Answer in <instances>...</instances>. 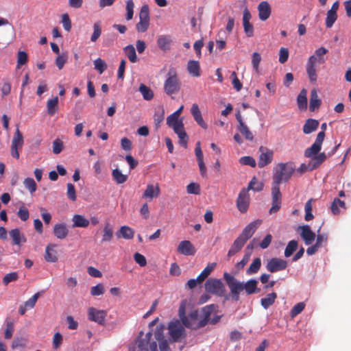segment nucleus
Returning a JSON list of instances; mask_svg holds the SVG:
<instances>
[{"label": "nucleus", "mask_w": 351, "mask_h": 351, "mask_svg": "<svg viewBox=\"0 0 351 351\" xmlns=\"http://www.w3.org/2000/svg\"><path fill=\"white\" fill-rule=\"evenodd\" d=\"M295 171V165L293 162L278 163L273 170L271 199L272 206L269 213H277L281 208L282 194L279 185L282 182H288Z\"/></svg>", "instance_id": "1"}, {"label": "nucleus", "mask_w": 351, "mask_h": 351, "mask_svg": "<svg viewBox=\"0 0 351 351\" xmlns=\"http://www.w3.org/2000/svg\"><path fill=\"white\" fill-rule=\"evenodd\" d=\"M223 278L230 289L231 298L235 302L239 300V294L243 290L247 295L258 293L260 291L257 288L258 281L255 279H250L246 282H240L228 272L223 273Z\"/></svg>", "instance_id": "2"}, {"label": "nucleus", "mask_w": 351, "mask_h": 351, "mask_svg": "<svg viewBox=\"0 0 351 351\" xmlns=\"http://www.w3.org/2000/svg\"><path fill=\"white\" fill-rule=\"evenodd\" d=\"M212 313V306H206L202 308L201 313L198 310L191 311L188 315L182 319L183 325L193 330H197L204 327L210 319Z\"/></svg>", "instance_id": "3"}, {"label": "nucleus", "mask_w": 351, "mask_h": 351, "mask_svg": "<svg viewBox=\"0 0 351 351\" xmlns=\"http://www.w3.org/2000/svg\"><path fill=\"white\" fill-rule=\"evenodd\" d=\"M328 52V49L324 47H321L315 51V53L311 56L306 64V71L308 78L311 82L317 81V64L325 63L326 58L324 55Z\"/></svg>", "instance_id": "4"}, {"label": "nucleus", "mask_w": 351, "mask_h": 351, "mask_svg": "<svg viewBox=\"0 0 351 351\" xmlns=\"http://www.w3.org/2000/svg\"><path fill=\"white\" fill-rule=\"evenodd\" d=\"M340 144L335 145L332 149L328 152L327 154L324 152L318 153L316 155H313L311 157H308L311 158V160L308 163L307 165L305 164H302L300 167L298 169V171L300 173L305 172L306 171H313L314 169H317L319 167L322 165V164L326 160L328 157L332 156L337 150Z\"/></svg>", "instance_id": "5"}, {"label": "nucleus", "mask_w": 351, "mask_h": 351, "mask_svg": "<svg viewBox=\"0 0 351 351\" xmlns=\"http://www.w3.org/2000/svg\"><path fill=\"white\" fill-rule=\"evenodd\" d=\"M181 88V82L179 80L177 71L171 67L167 73V77L164 82V91L168 95L176 94Z\"/></svg>", "instance_id": "6"}, {"label": "nucleus", "mask_w": 351, "mask_h": 351, "mask_svg": "<svg viewBox=\"0 0 351 351\" xmlns=\"http://www.w3.org/2000/svg\"><path fill=\"white\" fill-rule=\"evenodd\" d=\"M143 332H140V335L134 345H131L129 348L130 351H149V348L151 351H158L157 343L156 341L149 342L152 337V333L149 332L145 334V337L143 338Z\"/></svg>", "instance_id": "7"}, {"label": "nucleus", "mask_w": 351, "mask_h": 351, "mask_svg": "<svg viewBox=\"0 0 351 351\" xmlns=\"http://www.w3.org/2000/svg\"><path fill=\"white\" fill-rule=\"evenodd\" d=\"M169 335L173 342H180L186 337V330L182 322L178 319L170 322L167 327Z\"/></svg>", "instance_id": "8"}, {"label": "nucleus", "mask_w": 351, "mask_h": 351, "mask_svg": "<svg viewBox=\"0 0 351 351\" xmlns=\"http://www.w3.org/2000/svg\"><path fill=\"white\" fill-rule=\"evenodd\" d=\"M327 128V124L324 123L321 125L322 131L319 132L316 137L314 143L304 151L305 157H311L317 154L322 149V145L325 138V130Z\"/></svg>", "instance_id": "9"}, {"label": "nucleus", "mask_w": 351, "mask_h": 351, "mask_svg": "<svg viewBox=\"0 0 351 351\" xmlns=\"http://www.w3.org/2000/svg\"><path fill=\"white\" fill-rule=\"evenodd\" d=\"M204 285L208 293L220 297L225 295L226 288L220 279L210 278L206 280Z\"/></svg>", "instance_id": "10"}, {"label": "nucleus", "mask_w": 351, "mask_h": 351, "mask_svg": "<svg viewBox=\"0 0 351 351\" xmlns=\"http://www.w3.org/2000/svg\"><path fill=\"white\" fill-rule=\"evenodd\" d=\"M149 26V10L147 5L141 7L139 12V22L136 25L138 32H145Z\"/></svg>", "instance_id": "11"}, {"label": "nucleus", "mask_w": 351, "mask_h": 351, "mask_svg": "<svg viewBox=\"0 0 351 351\" xmlns=\"http://www.w3.org/2000/svg\"><path fill=\"white\" fill-rule=\"evenodd\" d=\"M288 267V262L280 258H271L268 260L266 269L271 273L285 270Z\"/></svg>", "instance_id": "12"}, {"label": "nucleus", "mask_w": 351, "mask_h": 351, "mask_svg": "<svg viewBox=\"0 0 351 351\" xmlns=\"http://www.w3.org/2000/svg\"><path fill=\"white\" fill-rule=\"evenodd\" d=\"M250 199L248 189H242L237 199V206L241 213H245L247 212L250 205Z\"/></svg>", "instance_id": "13"}, {"label": "nucleus", "mask_w": 351, "mask_h": 351, "mask_svg": "<svg viewBox=\"0 0 351 351\" xmlns=\"http://www.w3.org/2000/svg\"><path fill=\"white\" fill-rule=\"evenodd\" d=\"M261 154L258 158V165L259 168H263L270 164L274 158V152L266 147H259Z\"/></svg>", "instance_id": "14"}, {"label": "nucleus", "mask_w": 351, "mask_h": 351, "mask_svg": "<svg viewBox=\"0 0 351 351\" xmlns=\"http://www.w3.org/2000/svg\"><path fill=\"white\" fill-rule=\"evenodd\" d=\"M23 145V136L22 133L16 128L14 134L12 145H11V155L12 157L18 159L19 158V152L18 149H21Z\"/></svg>", "instance_id": "15"}, {"label": "nucleus", "mask_w": 351, "mask_h": 351, "mask_svg": "<svg viewBox=\"0 0 351 351\" xmlns=\"http://www.w3.org/2000/svg\"><path fill=\"white\" fill-rule=\"evenodd\" d=\"M88 316L90 321L104 326L106 323L107 311L104 310H98L94 307H90L88 311Z\"/></svg>", "instance_id": "16"}, {"label": "nucleus", "mask_w": 351, "mask_h": 351, "mask_svg": "<svg viewBox=\"0 0 351 351\" xmlns=\"http://www.w3.org/2000/svg\"><path fill=\"white\" fill-rule=\"evenodd\" d=\"M261 223L262 221L260 219H257L250 223L244 228L239 237L243 239L245 242H247V241L252 237Z\"/></svg>", "instance_id": "17"}, {"label": "nucleus", "mask_w": 351, "mask_h": 351, "mask_svg": "<svg viewBox=\"0 0 351 351\" xmlns=\"http://www.w3.org/2000/svg\"><path fill=\"white\" fill-rule=\"evenodd\" d=\"M178 252L185 256H193L196 252V250L191 241L185 240L179 243Z\"/></svg>", "instance_id": "18"}, {"label": "nucleus", "mask_w": 351, "mask_h": 351, "mask_svg": "<svg viewBox=\"0 0 351 351\" xmlns=\"http://www.w3.org/2000/svg\"><path fill=\"white\" fill-rule=\"evenodd\" d=\"M236 119L239 123V125L238 127L239 131L241 132L242 135L245 136V138L246 140L252 141L254 139V136L251 131L249 130L248 127L243 122L242 117L239 112L236 114Z\"/></svg>", "instance_id": "19"}, {"label": "nucleus", "mask_w": 351, "mask_h": 351, "mask_svg": "<svg viewBox=\"0 0 351 351\" xmlns=\"http://www.w3.org/2000/svg\"><path fill=\"white\" fill-rule=\"evenodd\" d=\"M301 229L300 236L304 240L306 245H308L312 244L316 237L315 234L311 230L308 225L300 226Z\"/></svg>", "instance_id": "20"}, {"label": "nucleus", "mask_w": 351, "mask_h": 351, "mask_svg": "<svg viewBox=\"0 0 351 351\" xmlns=\"http://www.w3.org/2000/svg\"><path fill=\"white\" fill-rule=\"evenodd\" d=\"M186 70L190 75L199 77L202 75V69L199 61L191 60L186 65Z\"/></svg>", "instance_id": "21"}, {"label": "nucleus", "mask_w": 351, "mask_h": 351, "mask_svg": "<svg viewBox=\"0 0 351 351\" xmlns=\"http://www.w3.org/2000/svg\"><path fill=\"white\" fill-rule=\"evenodd\" d=\"M191 114L196 123L203 129H207L208 125L204 121L201 111L197 104H193L191 108Z\"/></svg>", "instance_id": "22"}, {"label": "nucleus", "mask_w": 351, "mask_h": 351, "mask_svg": "<svg viewBox=\"0 0 351 351\" xmlns=\"http://www.w3.org/2000/svg\"><path fill=\"white\" fill-rule=\"evenodd\" d=\"M57 245L55 244H49L47 245L45 253V259L47 262L56 263L58 261V252L56 250Z\"/></svg>", "instance_id": "23"}, {"label": "nucleus", "mask_w": 351, "mask_h": 351, "mask_svg": "<svg viewBox=\"0 0 351 351\" xmlns=\"http://www.w3.org/2000/svg\"><path fill=\"white\" fill-rule=\"evenodd\" d=\"M167 125L172 128L174 132H177L178 130L182 129L184 126V123L182 119H179V117L174 116L173 114H170L167 118Z\"/></svg>", "instance_id": "24"}, {"label": "nucleus", "mask_w": 351, "mask_h": 351, "mask_svg": "<svg viewBox=\"0 0 351 351\" xmlns=\"http://www.w3.org/2000/svg\"><path fill=\"white\" fill-rule=\"evenodd\" d=\"M9 234L12 240V244L14 245L20 246L27 241L25 235L21 232L19 228L11 230Z\"/></svg>", "instance_id": "25"}, {"label": "nucleus", "mask_w": 351, "mask_h": 351, "mask_svg": "<svg viewBox=\"0 0 351 351\" xmlns=\"http://www.w3.org/2000/svg\"><path fill=\"white\" fill-rule=\"evenodd\" d=\"M258 16L261 21H266L271 14V8L267 1H262L258 6Z\"/></svg>", "instance_id": "26"}, {"label": "nucleus", "mask_w": 351, "mask_h": 351, "mask_svg": "<svg viewBox=\"0 0 351 351\" xmlns=\"http://www.w3.org/2000/svg\"><path fill=\"white\" fill-rule=\"evenodd\" d=\"M73 228H87L90 223V221L84 215H74L72 218Z\"/></svg>", "instance_id": "27"}, {"label": "nucleus", "mask_w": 351, "mask_h": 351, "mask_svg": "<svg viewBox=\"0 0 351 351\" xmlns=\"http://www.w3.org/2000/svg\"><path fill=\"white\" fill-rule=\"evenodd\" d=\"M160 192V188L158 185L154 186L153 184H148L143 194V197L152 199L154 197H158Z\"/></svg>", "instance_id": "28"}, {"label": "nucleus", "mask_w": 351, "mask_h": 351, "mask_svg": "<svg viewBox=\"0 0 351 351\" xmlns=\"http://www.w3.org/2000/svg\"><path fill=\"white\" fill-rule=\"evenodd\" d=\"M117 238H123L125 239H132L134 236V231L132 228L128 226H123L117 232Z\"/></svg>", "instance_id": "29"}, {"label": "nucleus", "mask_w": 351, "mask_h": 351, "mask_svg": "<svg viewBox=\"0 0 351 351\" xmlns=\"http://www.w3.org/2000/svg\"><path fill=\"white\" fill-rule=\"evenodd\" d=\"M330 208L332 215H338L341 213V209L343 210L346 209V206L344 201H342L339 198H335L330 205Z\"/></svg>", "instance_id": "30"}, {"label": "nucleus", "mask_w": 351, "mask_h": 351, "mask_svg": "<svg viewBox=\"0 0 351 351\" xmlns=\"http://www.w3.org/2000/svg\"><path fill=\"white\" fill-rule=\"evenodd\" d=\"M53 234L58 239H64L67 237L69 230L64 223H58L53 227Z\"/></svg>", "instance_id": "31"}, {"label": "nucleus", "mask_w": 351, "mask_h": 351, "mask_svg": "<svg viewBox=\"0 0 351 351\" xmlns=\"http://www.w3.org/2000/svg\"><path fill=\"white\" fill-rule=\"evenodd\" d=\"M321 105V99L319 98L316 89H313L311 92L309 110L311 112L318 109Z\"/></svg>", "instance_id": "32"}, {"label": "nucleus", "mask_w": 351, "mask_h": 351, "mask_svg": "<svg viewBox=\"0 0 351 351\" xmlns=\"http://www.w3.org/2000/svg\"><path fill=\"white\" fill-rule=\"evenodd\" d=\"M246 242L240 237H237L228 252V256L230 257L241 250Z\"/></svg>", "instance_id": "33"}, {"label": "nucleus", "mask_w": 351, "mask_h": 351, "mask_svg": "<svg viewBox=\"0 0 351 351\" xmlns=\"http://www.w3.org/2000/svg\"><path fill=\"white\" fill-rule=\"evenodd\" d=\"M319 126V121L313 119H308L303 126V132L308 134L315 131Z\"/></svg>", "instance_id": "34"}, {"label": "nucleus", "mask_w": 351, "mask_h": 351, "mask_svg": "<svg viewBox=\"0 0 351 351\" xmlns=\"http://www.w3.org/2000/svg\"><path fill=\"white\" fill-rule=\"evenodd\" d=\"M171 42V38L167 35L160 36L157 39V45L158 47L164 51L169 49Z\"/></svg>", "instance_id": "35"}, {"label": "nucleus", "mask_w": 351, "mask_h": 351, "mask_svg": "<svg viewBox=\"0 0 351 351\" xmlns=\"http://www.w3.org/2000/svg\"><path fill=\"white\" fill-rule=\"evenodd\" d=\"M277 298V294L275 292L268 293L265 298H261V306L267 309L271 306Z\"/></svg>", "instance_id": "36"}, {"label": "nucleus", "mask_w": 351, "mask_h": 351, "mask_svg": "<svg viewBox=\"0 0 351 351\" xmlns=\"http://www.w3.org/2000/svg\"><path fill=\"white\" fill-rule=\"evenodd\" d=\"M216 267V263H209L204 269L200 273V274L197 276V281L199 283L203 282L205 279L210 274V273L214 270Z\"/></svg>", "instance_id": "37"}, {"label": "nucleus", "mask_w": 351, "mask_h": 351, "mask_svg": "<svg viewBox=\"0 0 351 351\" xmlns=\"http://www.w3.org/2000/svg\"><path fill=\"white\" fill-rule=\"evenodd\" d=\"M47 113L53 116L58 110V97H55L53 99L48 100L47 103Z\"/></svg>", "instance_id": "38"}, {"label": "nucleus", "mask_w": 351, "mask_h": 351, "mask_svg": "<svg viewBox=\"0 0 351 351\" xmlns=\"http://www.w3.org/2000/svg\"><path fill=\"white\" fill-rule=\"evenodd\" d=\"M307 91L303 88L297 97V104L300 110H306L307 108Z\"/></svg>", "instance_id": "39"}, {"label": "nucleus", "mask_w": 351, "mask_h": 351, "mask_svg": "<svg viewBox=\"0 0 351 351\" xmlns=\"http://www.w3.org/2000/svg\"><path fill=\"white\" fill-rule=\"evenodd\" d=\"M113 237V229L110 223H106L103 230L101 242H109Z\"/></svg>", "instance_id": "40"}, {"label": "nucleus", "mask_w": 351, "mask_h": 351, "mask_svg": "<svg viewBox=\"0 0 351 351\" xmlns=\"http://www.w3.org/2000/svg\"><path fill=\"white\" fill-rule=\"evenodd\" d=\"M112 176L115 182L118 184L125 183L128 180V175H124L119 169H114L112 171Z\"/></svg>", "instance_id": "41"}, {"label": "nucleus", "mask_w": 351, "mask_h": 351, "mask_svg": "<svg viewBox=\"0 0 351 351\" xmlns=\"http://www.w3.org/2000/svg\"><path fill=\"white\" fill-rule=\"evenodd\" d=\"M261 267V259L258 257L253 260L252 263L250 264V267L247 268L246 271V274L247 275H252L256 274Z\"/></svg>", "instance_id": "42"}, {"label": "nucleus", "mask_w": 351, "mask_h": 351, "mask_svg": "<svg viewBox=\"0 0 351 351\" xmlns=\"http://www.w3.org/2000/svg\"><path fill=\"white\" fill-rule=\"evenodd\" d=\"M123 51L131 62L134 63L138 61L136 50L133 45H129L125 47Z\"/></svg>", "instance_id": "43"}, {"label": "nucleus", "mask_w": 351, "mask_h": 351, "mask_svg": "<svg viewBox=\"0 0 351 351\" xmlns=\"http://www.w3.org/2000/svg\"><path fill=\"white\" fill-rule=\"evenodd\" d=\"M139 91L145 100L149 101L154 97L153 90L146 85L141 84L139 86Z\"/></svg>", "instance_id": "44"}, {"label": "nucleus", "mask_w": 351, "mask_h": 351, "mask_svg": "<svg viewBox=\"0 0 351 351\" xmlns=\"http://www.w3.org/2000/svg\"><path fill=\"white\" fill-rule=\"evenodd\" d=\"M298 241H295V240H291L290 241L286 248H285V256L286 258H288V257H290L293 253L294 252L296 251V250L298 249Z\"/></svg>", "instance_id": "45"}, {"label": "nucleus", "mask_w": 351, "mask_h": 351, "mask_svg": "<svg viewBox=\"0 0 351 351\" xmlns=\"http://www.w3.org/2000/svg\"><path fill=\"white\" fill-rule=\"evenodd\" d=\"M175 133L178 135L179 138L180 145L184 147V148H186L189 141V136L184 130V127L182 129L178 130V132Z\"/></svg>", "instance_id": "46"}, {"label": "nucleus", "mask_w": 351, "mask_h": 351, "mask_svg": "<svg viewBox=\"0 0 351 351\" xmlns=\"http://www.w3.org/2000/svg\"><path fill=\"white\" fill-rule=\"evenodd\" d=\"M263 186L264 184L263 182H258L257 179L254 177L250 182L247 189H248V191L250 190H253L254 191L259 192L263 189Z\"/></svg>", "instance_id": "47"}, {"label": "nucleus", "mask_w": 351, "mask_h": 351, "mask_svg": "<svg viewBox=\"0 0 351 351\" xmlns=\"http://www.w3.org/2000/svg\"><path fill=\"white\" fill-rule=\"evenodd\" d=\"M165 119V111L163 109L158 110L154 115V125L156 129L160 128V124Z\"/></svg>", "instance_id": "48"}, {"label": "nucleus", "mask_w": 351, "mask_h": 351, "mask_svg": "<svg viewBox=\"0 0 351 351\" xmlns=\"http://www.w3.org/2000/svg\"><path fill=\"white\" fill-rule=\"evenodd\" d=\"M28 60V56L25 51H19L17 55L16 68L20 69L22 65L25 64Z\"/></svg>", "instance_id": "49"}, {"label": "nucleus", "mask_w": 351, "mask_h": 351, "mask_svg": "<svg viewBox=\"0 0 351 351\" xmlns=\"http://www.w3.org/2000/svg\"><path fill=\"white\" fill-rule=\"evenodd\" d=\"M134 3L132 0H127L126 1V20L130 21L132 19L134 14Z\"/></svg>", "instance_id": "50"}, {"label": "nucleus", "mask_w": 351, "mask_h": 351, "mask_svg": "<svg viewBox=\"0 0 351 351\" xmlns=\"http://www.w3.org/2000/svg\"><path fill=\"white\" fill-rule=\"evenodd\" d=\"M25 187L32 193L36 191V184L34 180L32 178H27L23 181Z\"/></svg>", "instance_id": "51"}, {"label": "nucleus", "mask_w": 351, "mask_h": 351, "mask_svg": "<svg viewBox=\"0 0 351 351\" xmlns=\"http://www.w3.org/2000/svg\"><path fill=\"white\" fill-rule=\"evenodd\" d=\"M337 19V13H334L330 11L327 12V16L326 19V26L328 28H330L332 27L333 24Z\"/></svg>", "instance_id": "52"}, {"label": "nucleus", "mask_w": 351, "mask_h": 351, "mask_svg": "<svg viewBox=\"0 0 351 351\" xmlns=\"http://www.w3.org/2000/svg\"><path fill=\"white\" fill-rule=\"evenodd\" d=\"M66 187H67V191H66L67 197L72 202L76 201L77 195H76V191H75L74 185L71 183H68L66 184Z\"/></svg>", "instance_id": "53"}, {"label": "nucleus", "mask_w": 351, "mask_h": 351, "mask_svg": "<svg viewBox=\"0 0 351 351\" xmlns=\"http://www.w3.org/2000/svg\"><path fill=\"white\" fill-rule=\"evenodd\" d=\"M95 69L99 71L100 74L103 73L104 71L107 69V64L100 58H97L94 61Z\"/></svg>", "instance_id": "54"}, {"label": "nucleus", "mask_w": 351, "mask_h": 351, "mask_svg": "<svg viewBox=\"0 0 351 351\" xmlns=\"http://www.w3.org/2000/svg\"><path fill=\"white\" fill-rule=\"evenodd\" d=\"M93 29L94 31L91 36L90 40L92 42H95L99 38L101 34V28L99 21L95 23L93 25Z\"/></svg>", "instance_id": "55"}, {"label": "nucleus", "mask_w": 351, "mask_h": 351, "mask_svg": "<svg viewBox=\"0 0 351 351\" xmlns=\"http://www.w3.org/2000/svg\"><path fill=\"white\" fill-rule=\"evenodd\" d=\"M305 304L304 302H299L296 304L291 310L290 315L292 318L296 317L300 314L304 308Z\"/></svg>", "instance_id": "56"}, {"label": "nucleus", "mask_w": 351, "mask_h": 351, "mask_svg": "<svg viewBox=\"0 0 351 351\" xmlns=\"http://www.w3.org/2000/svg\"><path fill=\"white\" fill-rule=\"evenodd\" d=\"M186 191L189 194L199 195L200 193V186L195 182H191L186 186Z\"/></svg>", "instance_id": "57"}, {"label": "nucleus", "mask_w": 351, "mask_h": 351, "mask_svg": "<svg viewBox=\"0 0 351 351\" xmlns=\"http://www.w3.org/2000/svg\"><path fill=\"white\" fill-rule=\"evenodd\" d=\"M261 61V56L259 53L254 52L252 57V64L254 69L258 72L259 69V64Z\"/></svg>", "instance_id": "58"}, {"label": "nucleus", "mask_w": 351, "mask_h": 351, "mask_svg": "<svg viewBox=\"0 0 351 351\" xmlns=\"http://www.w3.org/2000/svg\"><path fill=\"white\" fill-rule=\"evenodd\" d=\"M250 256H251V252H247L244 254L243 258L241 259V261L238 262L236 265H235V267L239 270H241L244 268V267L246 265V264L248 263V261H250Z\"/></svg>", "instance_id": "59"}, {"label": "nucleus", "mask_w": 351, "mask_h": 351, "mask_svg": "<svg viewBox=\"0 0 351 351\" xmlns=\"http://www.w3.org/2000/svg\"><path fill=\"white\" fill-rule=\"evenodd\" d=\"M19 278L17 272H11L7 274L3 278V282L5 285H8L11 282L16 281Z\"/></svg>", "instance_id": "60"}, {"label": "nucleus", "mask_w": 351, "mask_h": 351, "mask_svg": "<svg viewBox=\"0 0 351 351\" xmlns=\"http://www.w3.org/2000/svg\"><path fill=\"white\" fill-rule=\"evenodd\" d=\"M17 216L21 219V221H25L29 219V213L28 210L23 205L19 209L17 212Z\"/></svg>", "instance_id": "61"}, {"label": "nucleus", "mask_w": 351, "mask_h": 351, "mask_svg": "<svg viewBox=\"0 0 351 351\" xmlns=\"http://www.w3.org/2000/svg\"><path fill=\"white\" fill-rule=\"evenodd\" d=\"M104 293V287L102 284H98L92 287L90 289V294L93 296H99Z\"/></svg>", "instance_id": "62"}, {"label": "nucleus", "mask_w": 351, "mask_h": 351, "mask_svg": "<svg viewBox=\"0 0 351 351\" xmlns=\"http://www.w3.org/2000/svg\"><path fill=\"white\" fill-rule=\"evenodd\" d=\"M241 164L243 165H249L252 167H255L256 162L254 158L251 156H243L241 157L239 160Z\"/></svg>", "instance_id": "63"}, {"label": "nucleus", "mask_w": 351, "mask_h": 351, "mask_svg": "<svg viewBox=\"0 0 351 351\" xmlns=\"http://www.w3.org/2000/svg\"><path fill=\"white\" fill-rule=\"evenodd\" d=\"M14 324L11 321L7 322L6 323V328L4 332V337L7 339H10L12 337V334L14 332Z\"/></svg>", "instance_id": "64"}]
</instances>
